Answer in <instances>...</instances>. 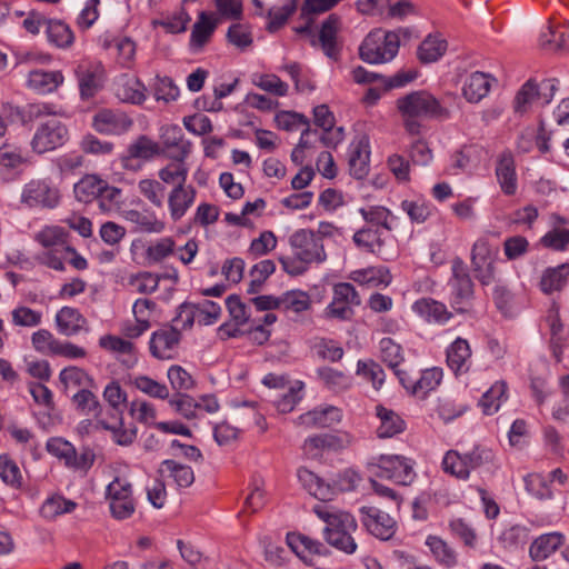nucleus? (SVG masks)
I'll use <instances>...</instances> for the list:
<instances>
[{
    "mask_svg": "<svg viewBox=\"0 0 569 569\" xmlns=\"http://www.w3.org/2000/svg\"><path fill=\"white\" fill-rule=\"evenodd\" d=\"M291 254L278 258L283 271L289 276L303 274L311 264L327 260V252L319 236L311 229H298L288 239Z\"/></svg>",
    "mask_w": 569,
    "mask_h": 569,
    "instance_id": "obj_1",
    "label": "nucleus"
},
{
    "mask_svg": "<svg viewBox=\"0 0 569 569\" xmlns=\"http://www.w3.org/2000/svg\"><path fill=\"white\" fill-rule=\"evenodd\" d=\"M313 511L326 523L322 531L325 540L339 551L355 553L357 543L352 533L358 529L356 518L347 511L329 510L322 505L315 506Z\"/></svg>",
    "mask_w": 569,
    "mask_h": 569,
    "instance_id": "obj_2",
    "label": "nucleus"
},
{
    "mask_svg": "<svg viewBox=\"0 0 569 569\" xmlns=\"http://www.w3.org/2000/svg\"><path fill=\"white\" fill-rule=\"evenodd\" d=\"M397 107L405 118V128L410 134H419V118H437L442 114L440 102L429 92L413 91L397 100Z\"/></svg>",
    "mask_w": 569,
    "mask_h": 569,
    "instance_id": "obj_3",
    "label": "nucleus"
},
{
    "mask_svg": "<svg viewBox=\"0 0 569 569\" xmlns=\"http://www.w3.org/2000/svg\"><path fill=\"white\" fill-rule=\"evenodd\" d=\"M495 466V453L491 449L477 445L470 451L460 453L449 450L442 459L445 472L460 480H467L472 470L490 469Z\"/></svg>",
    "mask_w": 569,
    "mask_h": 569,
    "instance_id": "obj_4",
    "label": "nucleus"
},
{
    "mask_svg": "<svg viewBox=\"0 0 569 569\" xmlns=\"http://www.w3.org/2000/svg\"><path fill=\"white\" fill-rule=\"evenodd\" d=\"M451 278L448 286L450 288L451 307L459 313H465L473 298V282L469 274L468 267L459 257L451 262Z\"/></svg>",
    "mask_w": 569,
    "mask_h": 569,
    "instance_id": "obj_5",
    "label": "nucleus"
},
{
    "mask_svg": "<svg viewBox=\"0 0 569 569\" xmlns=\"http://www.w3.org/2000/svg\"><path fill=\"white\" fill-rule=\"evenodd\" d=\"M360 305L361 298L353 284L339 282L332 288V300L325 309V316L330 319L348 321L355 316V308Z\"/></svg>",
    "mask_w": 569,
    "mask_h": 569,
    "instance_id": "obj_6",
    "label": "nucleus"
},
{
    "mask_svg": "<svg viewBox=\"0 0 569 569\" xmlns=\"http://www.w3.org/2000/svg\"><path fill=\"white\" fill-rule=\"evenodd\" d=\"M20 202L30 209H53L60 202V192L47 179H32L23 186Z\"/></svg>",
    "mask_w": 569,
    "mask_h": 569,
    "instance_id": "obj_7",
    "label": "nucleus"
},
{
    "mask_svg": "<svg viewBox=\"0 0 569 569\" xmlns=\"http://www.w3.org/2000/svg\"><path fill=\"white\" fill-rule=\"evenodd\" d=\"M69 138L66 124L57 118H47L38 126L31 140L32 150L39 154L63 146Z\"/></svg>",
    "mask_w": 569,
    "mask_h": 569,
    "instance_id": "obj_8",
    "label": "nucleus"
},
{
    "mask_svg": "<svg viewBox=\"0 0 569 569\" xmlns=\"http://www.w3.org/2000/svg\"><path fill=\"white\" fill-rule=\"evenodd\" d=\"M106 496L113 518L124 520L133 515L136 505L132 498V486L129 481L116 477L107 486Z\"/></svg>",
    "mask_w": 569,
    "mask_h": 569,
    "instance_id": "obj_9",
    "label": "nucleus"
},
{
    "mask_svg": "<svg viewBox=\"0 0 569 569\" xmlns=\"http://www.w3.org/2000/svg\"><path fill=\"white\" fill-rule=\"evenodd\" d=\"M359 520L368 533L383 541L390 540L398 527L390 515L373 506L361 507Z\"/></svg>",
    "mask_w": 569,
    "mask_h": 569,
    "instance_id": "obj_10",
    "label": "nucleus"
},
{
    "mask_svg": "<svg viewBox=\"0 0 569 569\" xmlns=\"http://www.w3.org/2000/svg\"><path fill=\"white\" fill-rule=\"evenodd\" d=\"M371 466L376 477L389 479L399 485H408L413 479L412 466L402 456L381 455Z\"/></svg>",
    "mask_w": 569,
    "mask_h": 569,
    "instance_id": "obj_11",
    "label": "nucleus"
},
{
    "mask_svg": "<svg viewBox=\"0 0 569 569\" xmlns=\"http://www.w3.org/2000/svg\"><path fill=\"white\" fill-rule=\"evenodd\" d=\"M82 100L93 98L103 86L104 68L100 61H82L74 69Z\"/></svg>",
    "mask_w": 569,
    "mask_h": 569,
    "instance_id": "obj_12",
    "label": "nucleus"
},
{
    "mask_svg": "<svg viewBox=\"0 0 569 569\" xmlns=\"http://www.w3.org/2000/svg\"><path fill=\"white\" fill-rule=\"evenodd\" d=\"M399 38H365L359 56L367 63H383L392 60L399 50Z\"/></svg>",
    "mask_w": 569,
    "mask_h": 569,
    "instance_id": "obj_13",
    "label": "nucleus"
},
{
    "mask_svg": "<svg viewBox=\"0 0 569 569\" xmlns=\"http://www.w3.org/2000/svg\"><path fill=\"white\" fill-rule=\"evenodd\" d=\"M132 124V119L121 110L101 109L92 118V127L103 134H123Z\"/></svg>",
    "mask_w": 569,
    "mask_h": 569,
    "instance_id": "obj_14",
    "label": "nucleus"
},
{
    "mask_svg": "<svg viewBox=\"0 0 569 569\" xmlns=\"http://www.w3.org/2000/svg\"><path fill=\"white\" fill-rule=\"evenodd\" d=\"M349 443L350 437L348 435L322 433L307 438L302 450L307 458L319 459L326 450L338 451L346 448Z\"/></svg>",
    "mask_w": 569,
    "mask_h": 569,
    "instance_id": "obj_15",
    "label": "nucleus"
},
{
    "mask_svg": "<svg viewBox=\"0 0 569 569\" xmlns=\"http://www.w3.org/2000/svg\"><path fill=\"white\" fill-rule=\"evenodd\" d=\"M471 357L472 352L469 342L460 337L453 340L446 350L447 366L455 376L469 372L472 366Z\"/></svg>",
    "mask_w": 569,
    "mask_h": 569,
    "instance_id": "obj_16",
    "label": "nucleus"
},
{
    "mask_svg": "<svg viewBox=\"0 0 569 569\" xmlns=\"http://www.w3.org/2000/svg\"><path fill=\"white\" fill-rule=\"evenodd\" d=\"M181 339L180 331L168 326L154 331L150 339V352L157 359H171L172 352Z\"/></svg>",
    "mask_w": 569,
    "mask_h": 569,
    "instance_id": "obj_17",
    "label": "nucleus"
},
{
    "mask_svg": "<svg viewBox=\"0 0 569 569\" xmlns=\"http://www.w3.org/2000/svg\"><path fill=\"white\" fill-rule=\"evenodd\" d=\"M497 79L490 73L475 71L466 77L462 84V96L470 103H478L485 99Z\"/></svg>",
    "mask_w": 569,
    "mask_h": 569,
    "instance_id": "obj_18",
    "label": "nucleus"
},
{
    "mask_svg": "<svg viewBox=\"0 0 569 569\" xmlns=\"http://www.w3.org/2000/svg\"><path fill=\"white\" fill-rule=\"evenodd\" d=\"M160 139L169 158H188L191 152V142L184 139L182 129L177 124L162 127Z\"/></svg>",
    "mask_w": 569,
    "mask_h": 569,
    "instance_id": "obj_19",
    "label": "nucleus"
},
{
    "mask_svg": "<svg viewBox=\"0 0 569 569\" xmlns=\"http://www.w3.org/2000/svg\"><path fill=\"white\" fill-rule=\"evenodd\" d=\"M159 144L151 140L148 136L141 134L128 146L127 153L121 158V162L123 168L136 170L140 166H134L132 163L133 160H149L153 156L159 154Z\"/></svg>",
    "mask_w": 569,
    "mask_h": 569,
    "instance_id": "obj_20",
    "label": "nucleus"
},
{
    "mask_svg": "<svg viewBox=\"0 0 569 569\" xmlns=\"http://www.w3.org/2000/svg\"><path fill=\"white\" fill-rule=\"evenodd\" d=\"M342 418L340 409L333 406L316 408L298 418V425L309 429L330 428L340 422Z\"/></svg>",
    "mask_w": 569,
    "mask_h": 569,
    "instance_id": "obj_21",
    "label": "nucleus"
},
{
    "mask_svg": "<svg viewBox=\"0 0 569 569\" xmlns=\"http://www.w3.org/2000/svg\"><path fill=\"white\" fill-rule=\"evenodd\" d=\"M61 71L32 70L28 74L27 86L39 94L56 91L63 83Z\"/></svg>",
    "mask_w": 569,
    "mask_h": 569,
    "instance_id": "obj_22",
    "label": "nucleus"
},
{
    "mask_svg": "<svg viewBox=\"0 0 569 569\" xmlns=\"http://www.w3.org/2000/svg\"><path fill=\"white\" fill-rule=\"evenodd\" d=\"M496 177L502 192L507 196H512L517 191V173L515 160L510 152H505L499 156L496 166Z\"/></svg>",
    "mask_w": 569,
    "mask_h": 569,
    "instance_id": "obj_23",
    "label": "nucleus"
},
{
    "mask_svg": "<svg viewBox=\"0 0 569 569\" xmlns=\"http://www.w3.org/2000/svg\"><path fill=\"white\" fill-rule=\"evenodd\" d=\"M297 477L302 487L319 500H330L335 495V488L330 483L305 467L298 469Z\"/></svg>",
    "mask_w": 569,
    "mask_h": 569,
    "instance_id": "obj_24",
    "label": "nucleus"
},
{
    "mask_svg": "<svg viewBox=\"0 0 569 569\" xmlns=\"http://www.w3.org/2000/svg\"><path fill=\"white\" fill-rule=\"evenodd\" d=\"M194 198L196 189L192 186L172 188L168 197L171 218L174 221L180 220L193 204Z\"/></svg>",
    "mask_w": 569,
    "mask_h": 569,
    "instance_id": "obj_25",
    "label": "nucleus"
},
{
    "mask_svg": "<svg viewBox=\"0 0 569 569\" xmlns=\"http://www.w3.org/2000/svg\"><path fill=\"white\" fill-rule=\"evenodd\" d=\"M412 309L422 317L427 322L445 325L450 318L451 312L448 311L445 303L431 298H422L417 300Z\"/></svg>",
    "mask_w": 569,
    "mask_h": 569,
    "instance_id": "obj_26",
    "label": "nucleus"
},
{
    "mask_svg": "<svg viewBox=\"0 0 569 569\" xmlns=\"http://www.w3.org/2000/svg\"><path fill=\"white\" fill-rule=\"evenodd\" d=\"M56 323L60 333L70 337L84 329L87 326V319L78 309L62 307L56 315Z\"/></svg>",
    "mask_w": 569,
    "mask_h": 569,
    "instance_id": "obj_27",
    "label": "nucleus"
},
{
    "mask_svg": "<svg viewBox=\"0 0 569 569\" xmlns=\"http://www.w3.org/2000/svg\"><path fill=\"white\" fill-rule=\"evenodd\" d=\"M376 415L380 420V426L377 428V436L381 439L391 438L402 432L406 428L401 417L391 409L378 405L376 407Z\"/></svg>",
    "mask_w": 569,
    "mask_h": 569,
    "instance_id": "obj_28",
    "label": "nucleus"
},
{
    "mask_svg": "<svg viewBox=\"0 0 569 569\" xmlns=\"http://www.w3.org/2000/svg\"><path fill=\"white\" fill-rule=\"evenodd\" d=\"M287 543L291 550L300 558H305V553L328 556L329 549L319 540L312 539L301 533H288Z\"/></svg>",
    "mask_w": 569,
    "mask_h": 569,
    "instance_id": "obj_29",
    "label": "nucleus"
},
{
    "mask_svg": "<svg viewBox=\"0 0 569 569\" xmlns=\"http://www.w3.org/2000/svg\"><path fill=\"white\" fill-rule=\"evenodd\" d=\"M540 99L539 84L533 78L528 79L517 91L512 109L516 116L523 117L529 112L533 101Z\"/></svg>",
    "mask_w": 569,
    "mask_h": 569,
    "instance_id": "obj_30",
    "label": "nucleus"
},
{
    "mask_svg": "<svg viewBox=\"0 0 569 569\" xmlns=\"http://www.w3.org/2000/svg\"><path fill=\"white\" fill-rule=\"evenodd\" d=\"M563 543V536L559 532L545 533L536 538L529 548L533 561H542L552 555Z\"/></svg>",
    "mask_w": 569,
    "mask_h": 569,
    "instance_id": "obj_31",
    "label": "nucleus"
},
{
    "mask_svg": "<svg viewBox=\"0 0 569 569\" xmlns=\"http://www.w3.org/2000/svg\"><path fill=\"white\" fill-rule=\"evenodd\" d=\"M146 88L136 77L122 76L116 88L117 97L123 102L140 104L146 100Z\"/></svg>",
    "mask_w": 569,
    "mask_h": 569,
    "instance_id": "obj_32",
    "label": "nucleus"
},
{
    "mask_svg": "<svg viewBox=\"0 0 569 569\" xmlns=\"http://www.w3.org/2000/svg\"><path fill=\"white\" fill-rule=\"evenodd\" d=\"M350 279L359 284L387 287L390 284L392 277L387 267L378 266L355 270L350 273Z\"/></svg>",
    "mask_w": 569,
    "mask_h": 569,
    "instance_id": "obj_33",
    "label": "nucleus"
},
{
    "mask_svg": "<svg viewBox=\"0 0 569 569\" xmlns=\"http://www.w3.org/2000/svg\"><path fill=\"white\" fill-rule=\"evenodd\" d=\"M106 187V180L96 174H87L73 187L74 197L78 201L89 203L98 200L99 193Z\"/></svg>",
    "mask_w": 569,
    "mask_h": 569,
    "instance_id": "obj_34",
    "label": "nucleus"
},
{
    "mask_svg": "<svg viewBox=\"0 0 569 569\" xmlns=\"http://www.w3.org/2000/svg\"><path fill=\"white\" fill-rule=\"evenodd\" d=\"M166 167L161 168L158 172L159 179L167 184H172L173 188L178 186H186L189 168L186 163L187 158H170Z\"/></svg>",
    "mask_w": 569,
    "mask_h": 569,
    "instance_id": "obj_35",
    "label": "nucleus"
},
{
    "mask_svg": "<svg viewBox=\"0 0 569 569\" xmlns=\"http://www.w3.org/2000/svg\"><path fill=\"white\" fill-rule=\"evenodd\" d=\"M124 219L134 226L136 232L160 233L164 229V223L153 213L128 210Z\"/></svg>",
    "mask_w": 569,
    "mask_h": 569,
    "instance_id": "obj_36",
    "label": "nucleus"
},
{
    "mask_svg": "<svg viewBox=\"0 0 569 569\" xmlns=\"http://www.w3.org/2000/svg\"><path fill=\"white\" fill-rule=\"evenodd\" d=\"M0 479L11 489L19 490L24 485L22 471L8 453L0 455Z\"/></svg>",
    "mask_w": 569,
    "mask_h": 569,
    "instance_id": "obj_37",
    "label": "nucleus"
},
{
    "mask_svg": "<svg viewBox=\"0 0 569 569\" xmlns=\"http://www.w3.org/2000/svg\"><path fill=\"white\" fill-rule=\"evenodd\" d=\"M448 50V42L445 38H425L418 46L417 57L422 63L438 61Z\"/></svg>",
    "mask_w": 569,
    "mask_h": 569,
    "instance_id": "obj_38",
    "label": "nucleus"
},
{
    "mask_svg": "<svg viewBox=\"0 0 569 569\" xmlns=\"http://www.w3.org/2000/svg\"><path fill=\"white\" fill-rule=\"evenodd\" d=\"M159 472H168V476L172 478L180 488H188L194 481V473L191 467L171 459H167L161 462Z\"/></svg>",
    "mask_w": 569,
    "mask_h": 569,
    "instance_id": "obj_39",
    "label": "nucleus"
},
{
    "mask_svg": "<svg viewBox=\"0 0 569 569\" xmlns=\"http://www.w3.org/2000/svg\"><path fill=\"white\" fill-rule=\"evenodd\" d=\"M71 400L76 409L82 415L98 418L102 412V407L98 397L88 388H82L77 391L72 396Z\"/></svg>",
    "mask_w": 569,
    "mask_h": 569,
    "instance_id": "obj_40",
    "label": "nucleus"
},
{
    "mask_svg": "<svg viewBox=\"0 0 569 569\" xmlns=\"http://www.w3.org/2000/svg\"><path fill=\"white\" fill-rule=\"evenodd\" d=\"M101 46L106 50L114 49L119 63L123 67L129 66L136 53V43L131 38H106Z\"/></svg>",
    "mask_w": 569,
    "mask_h": 569,
    "instance_id": "obj_41",
    "label": "nucleus"
},
{
    "mask_svg": "<svg viewBox=\"0 0 569 569\" xmlns=\"http://www.w3.org/2000/svg\"><path fill=\"white\" fill-rule=\"evenodd\" d=\"M298 0H284L280 7H273L268 12L267 30L270 33L278 32L296 11Z\"/></svg>",
    "mask_w": 569,
    "mask_h": 569,
    "instance_id": "obj_42",
    "label": "nucleus"
},
{
    "mask_svg": "<svg viewBox=\"0 0 569 569\" xmlns=\"http://www.w3.org/2000/svg\"><path fill=\"white\" fill-rule=\"evenodd\" d=\"M280 310L300 313L311 307L310 296L302 290H290L280 296Z\"/></svg>",
    "mask_w": 569,
    "mask_h": 569,
    "instance_id": "obj_43",
    "label": "nucleus"
},
{
    "mask_svg": "<svg viewBox=\"0 0 569 569\" xmlns=\"http://www.w3.org/2000/svg\"><path fill=\"white\" fill-rule=\"evenodd\" d=\"M352 240L358 248L371 253L376 252V248L380 249L385 243L380 228L372 227L358 230L353 234Z\"/></svg>",
    "mask_w": 569,
    "mask_h": 569,
    "instance_id": "obj_44",
    "label": "nucleus"
},
{
    "mask_svg": "<svg viewBox=\"0 0 569 569\" xmlns=\"http://www.w3.org/2000/svg\"><path fill=\"white\" fill-rule=\"evenodd\" d=\"M569 276V263L547 269L541 278L540 287L543 292L550 293L560 290Z\"/></svg>",
    "mask_w": 569,
    "mask_h": 569,
    "instance_id": "obj_45",
    "label": "nucleus"
},
{
    "mask_svg": "<svg viewBox=\"0 0 569 569\" xmlns=\"http://www.w3.org/2000/svg\"><path fill=\"white\" fill-rule=\"evenodd\" d=\"M506 390L507 385L497 381L482 395L480 406L485 415H493L499 410L502 399L506 398Z\"/></svg>",
    "mask_w": 569,
    "mask_h": 569,
    "instance_id": "obj_46",
    "label": "nucleus"
},
{
    "mask_svg": "<svg viewBox=\"0 0 569 569\" xmlns=\"http://www.w3.org/2000/svg\"><path fill=\"white\" fill-rule=\"evenodd\" d=\"M335 6V0H305L300 9L305 24L297 30L300 32L309 30L313 16L323 13Z\"/></svg>",
    "mask_w": 569,
    "mask_h": 569,
    "instance_id": "obj_47",
    "label": "nucleus"
},
{
    "mask_svg": "<svg viewBox=\"0 0 569 569\" xmlns=\"http://www.w3.org/2000/svg\"><path fill=\"white\" fill-rule=\"evenodd\" d=\"M362 218L371 224L372 228H380L390 231L392 229L390 220L393 218L391 212L381 206H372L369 208H361L359 210Z\"/></svg>",
    "mask_w": 569,
    "mask_h": 569,
    "instance_id": "obj_48",
    "label": "nucleus"
},
{
    "mask_svg": "<svg viewBox=\"0 0 569 569\" xmlns=\"http://www.w3.org/2000/svg\"><path fill=\"white\" fill-rule=\"evenodd\" d=\"M76 507L77 503L72 500L64 499L61 496H54L43 502L40 512L43 518L52 520L60 515L72 512Z\"/></svg>",
    "mask_w": 569,
    "mask_h": 569,
    "instance_id": "obj_49",
    "label": "nucleus"
},
{
    "mask_svg": "<svg viewBox=\"0 0 569 569\" xmlns=\"http://www.w3.org/2000/svg\"><path fill=\"white\" fill-rule=\"evenodd\" d=\"M426 545L439 562L448 567L456 565V552L443 539L437 536H429Z\"/></svg>",
    "mask_w": 569,
    "mask_h": 569,
    "instance_id": "obj_50",
    "label": "nucleus"
},
{
    "mask_svg": "<svg viewBox=\"0 0 569 569\" xmlns=\"http://www.w3.org/2000/svg\"><path fill=\"white\" fill-rule=\"evenodd\" d=\"M442 376V369L438 367L422 371L420 378L415 381L413 395L421 393L425 397L440 385Z\"/></svg>",
    "mask_w": 569,
    "mask_h": 569,
    "instance_id": "obj_51",
    "label": "nucleus"
},
{
    "mask_svg": "<svg viewBox=\"0 0 569 569\" xmlns=\"http://www.w3.org/2000/svg\"><path fill=\"white\" fill-rule=\"evenodd\" d=\"M59 379L66 388L79 387L89 388L93 385V379L78 367H68L61 370Z\"/></svg>",
    "mask_w": 569,
    "mask_h": 569,
    "instance_id": "obj_52",
    "label": "nucleus"
},
{
    "mask_svg": "<svg viewBox=\"0 0 569 569\" xmlns=\"http://www.w3.org/2000/svg\"><path fill=\"white\" fill-rule=\"evenodd\" d=\"M381 360L392 370L403 361L402 348L391 338H382L379 342Z\"/></svg>",
    "mask_w": 569,
    "mask_h": 569,
    "instance_id": "obj_53",
    "label": "nucleus"
},
{
    "mask_svg": "<svg viewBox=\"0 0 569 569\" xmlns=\"http://www.w3.org/2000/svg\"><path fill=\"white\" fill-rule=\"evenodd\" d=\"M169 406L186 419L196 418V411L200 406L192 397L186 392H176L168 400Z\"/></svg>",
    "mask_w": 569,
    "mask_h": 569,
    "instance_id": "obj_54",
    "label": "nucleus"
},
{
    "mask_svg": "<svg viewBox=\"0 0 569 569\" xmlns=\"http://www.w3.org/2000/svg\"><path fill=\"white\" fill-rule=\"evenodd\" d=\"M103 399L109 403L112 410L120 416L119 421L122 426L121 415L126 407L127 393L122 390L119 382L111 381L103 390Z\"/></svg>",
    "mask_w": 569,
    "mask_h": 569,
    "instance_id": "obj_55",
    "label": "nucleus"
},
{
    "mask_svg": "<svg viewBox=\"0 0 569 569\" xmlns=\"http://www.w3.org/2000/svg\"><path fill=\"white\" fill-rule=\"evenodd\" d=\"M134 387L141 392L156 399H168L169 389L166 385L156 381L148 376H138L133 380Z\"/></svg>",
    "mask_w": 569,
    "mask_h": 569,
    "instance_id": "obj_56",
    "label": "nucleus"
},
{
    "mask_svg": "<svg viewBox=\"0 0 569 569\" xmlns=\"http://www.w3.org/2000/svg\"><path fill=\"white\" fill-rule=\"evenodd\" d=\"M167 377L171 388L177 392L188 391L194 386L191 375L178 365H173L168 369Z\"/></svg>",
    "mask_w": 569,
    "mask_h": 569,
    "instance_id": "obj_57",
    "label": "nucleus"
},
{
    "mask_svg": "<svg viewBox=\"0 0 569 569\" xmlns=\"http://www.w3.org/2000/svg\"><path fill=\"white\" fill-rule=\"evenodd\" d=\"M139 191L153 206L162 207L166 191L163 183L153 179H143L139 182Z\"/></svg>",
    "mask_w": 569,
    "mask_h": 569,
    "instance_id": "obj_58",
    "label": "nucleus"
},
{
    "mask_svg": "<svg viewBox=\"0 0 569 569\" xmlns=\"http://www.w3.org/2000/svg\"><path fill=\"white\" fill-rule=\"evenodd\" d=\"M160 279V276L144 271L131 276L129 283L134 287L139 293L150 295L158 289Z\"/></svg>",
    "mask_w": 569,
    "mask_h": 569,
    "instance_id": "obj_59",
    "label": "nucleus"
},
{
    "mask_svg": "<svg viewBox=\"0 0 569 569\" xmlns=\"http://www.w3.org/2000/svg\"><path fill=\"white\" fill-rule=\"evenodd\" d=\"M449 528L452 535L459 538L467 547L475 548L477 543V533L463 519L457 518L450 521Z\"/></svg>",
    "mask_w": 569,
    "mask_h": 569,
    "instance_id": "obj_60",
    "label": "nucleus"
},
{
    "mask_svg": "<svg viewBox=\"0 0 569 569\" xmlns=\"http://www.w3.org/2000/svg\"><path fill=\"white\" fill-rule=\"evenodd\" d=\"M174 241L170 237L161 238L147 249V258L152 262H160L174 252Z\"/></svg>",
    "mask_w": 569,
    "mask_h": 569,
    "instance_id": "obj_61",
    "label": "nucleus"
},
{
    "mask_svg": "<svg viewBox=\"0 0 569 569\" xmlns=\"http://www.w3.org/2000/svg\"><path fill=\"white\" fill-rule=\"evenodd\" d=\"M12 322L19 327H36L41 322L42 313L29 307H17L12 310Z\"/></svg>",
    "mask_w": 569,
    "mask_h": 569,
    "instance_id": "obj_62",
    "label": "nucleus"
},
{
    "mask_svg": "<svg viewBox=\"0 0 569 569\" xmlns=\"http://www.w3.org/2000/svg\"><path fill=\"white\" fill-rule=\"evenodd\" d=\"M46 448L50 455L63 459L66 466H68L70 459L74 456V447L69 441L59 437L50 438L47 441Z\"/></svg>",
    "mask_w": 569,
    "mask_h": 569,
    "instance_id": "obj_63",
    "label": "nucleus"
},
{
    "mask_svg": "<svg viewBox=\"0 0 569 569\" xmlns=\"http://www.w3.org/2000/svg\"><path fill=\"white\" fill-rule=\"evenodd\" d=\"M179 96V88L173 83L172 79L157 78L153 86V97L156 100H163L166 102L173 101Z\"/></svg>",
    "mask_w": 569,
    "mask_h": 569,
    "instance_id": "obj_64",
    "label": "nucleus"
}]
</instances>
